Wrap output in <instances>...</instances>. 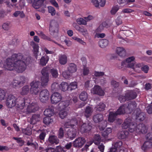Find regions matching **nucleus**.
Returning <instances> with one entry per match:
<instances>
[{
	"mask_svg": "<svg viewBox=\"0 0 152 152\" xmlns=\"http://www.w3.org/2000/svg\"><path fill=\"white\" fill-rule=\"evenodd\" d=\"M19 66V56L16 54H13L11 58H7L3 66L4 69L9 71L16 70Z\"/></svg>",
	"mask_w": 152,
	"mask_h": 152,
	"instance_id": "nucleus-1",
	"label": "nucleus"
},
{
	"mask_svg": "<svg viewBox=\"0 0 152 152\" xmlns=\"http://www.w3.org/2000/svg\"><path fill=\"white\" fill-rule=\"evenodd\" d=\"M128 130L130 132H135L137 134H145L147 131L146 127L144 124L140 123L137 125L136 123H133L132 122L129 125Z\"/></svg>",
	"mask_w": 152,
	"mask_h": 152,
	"instance_id": "nucleus-2",
	"label": "nucleus"
},
{
	"mask_svg": "<svg viewBox=\"0 0 152 152\" xmlns=\"http://www.w3.org/2000/svg\"><path fill=\"white\" fill-rule=\"evenodd\" d=\"M32 61L31 57L26 56H21L20 53V73L23 72L26 69L27 65Z\"/></svg>",
	"mask_w": 152,
	"mask_h": 152,
	"instance_id": "nucleus-3",
	"label": "nucleus"
},
{
	"mask_svg": "<svg viewBox=\"0 0 152 152\" xmlns=\"http://www.w3.org/2000/svg\"><path fill=\"white\" fill-rule=\"evenodd\" d=\"M19 100L15 96L10 94L9 95L6 101V104L8 108H12L14 107H18Z\"/></svg>",
	"mask_w": 152,
	"mask_h": 152,
	"instance_id": "nucleus-4",
	"label": "nucleus"
},
{
	"mask_svg": "<svg viewBox=\"0 0 152 152\" xmlns=\"http://www.w3.org/2000/svg\"><path fill=\"white\" fill-rule=\"evenodd\" d=\"M77 86L76 82H72L69 85L67 83L63 82L60 84V88L64 91L67 90L72 91L77 88Z\"/></svg>",
	"mask_w": 152,
	"mask_h": 152,
	"instance_id": "nucleus-5",
	"label": "nucleus"
},
{
	"mask_svg": "<svg viewBox=\"0 0 152 152\" xmlns=\"http://www.w3.org/2000/svg\"><path fill=\"white\" fill-rule=\"evenodd\" d=\"M59 25L58 22L54 20H51L49 27V31L51 35L54 37H56L58 35Z\"/></svg>",
	"mask_w": 152,
	"mask_h": 152,
	"instance_id": "nucleus-6",
	"label": "nucleus"
},
{
	"mask_svg": "<svg viewBox=\"0 0 152 152\" xmlns=\"http://www.w3.org/2000/svg\"><path fill=\"white\" fill-rule=\"evenodd\" d=\"M49 68L45 67L42 69L41 71L42 76L41 77V84L42 86H44L48 85V82L49 80Z\"/></svg>",
	"mask_w": 152,
	"mask_h": 152,
	"instance_id": "nucleus-7",
	"label": "nucleus"
},
{
	"mask_svg": "<svg viewBox=\"0 0 152 152\" xmlns=\"http://www.w3.org/2000/svg\"><path fill=\"white\" fill-rule=\"evenodd\" d=\"M30 91L32 94L37 95L39 92V87L40 82L39 81H33L30 83Z\"/></svg>",
	"mask_w": 152,
	"mask_h": 152,
	"instance_id": "nucleus-8",
	"label": "nucleus"
},
{
	"mask_svg": "<svg viewBox=\"0 0 152 152\" xmlns=\"http://www.w3.org/2000/svg\"><path fill=\"white\" fill-rule=\"evenodd\" d=\"M49 91L46 89L42 90L40 92L39 99L41 102H45L49 99Z\"/></svg>",
	"mask_w": 152,
	"mask_h": 152,
	"instance_id": "nucleus-9",
	"label": "nucleus"
},
{
	"mask_svg": "<svg viewBox=\"0 0 152 152\" xmlns=\"http://www.w3.org/2000/svg\"><path fill=\"white\" fill-rule=\"evenodd\" d=\"M85 139L83 137H79L73 142V145L75 148H81L86 142Z\"/></svg>",
	"mask_w": 152,
	"mask_h": 152,
	"instance_id": "nucleus-10",
	"label": "nucleus"
},
{
	"mask_svg": "<svg viewBox=\"0 0 152 152\" xmlns=\"http://www.w3.org/2000/svg\"><path fill=\"white\" fill-rule=\"evenodd\" d=\"M61 95L59 93L54 92L51 96V102L52 104H56L61 99Z\"/></svg>",
	"mask_w": 152,
	"mask_h": 152,
	"instance_id": "nucleus-11",
	"label": "nucleus"
},
{
	"mask_svg": "<svg viewBox=\"0 0 152 152\" xmlns=\"http://www.w3.org/2000/svg\"><path fill=\"white\" fill-rule=\"evenodd\" d=\"M91 92L94 94H97L100 96H104L105 93L101 87L98 85L95 86L91 90Z\"/></svg>",
	"mask_w": 152,
	"mask_h": 152,
	"instance_id": "nucleus-12",
	"label": "nucleus"
},
{
	"mask_svg": "<svg viewBox=\"0 0 152 152\" xmlns=\"http://www.w3.org/2000/svg\"><path fill=\"white\" fill-rule=\"evenodd\" d=\"M39 107L36 103H32L28 105L27 109V112L28 113H34L38 110Z\"/></svg>",
	"mask_w": 152,
	"mask_h": 152,
	"instance_id": "nucleus-13",
	"label": "nucleus"
},
{
	"mask_svg": "<svg viewBox=\"0 0 152 152\" xmlns=\"http://www.w3.org/2000/svg\"><path fill=\"white\" fill-rule=\"evenodd\" d=\"M142 66L143 64L141 63H138L134 66V63H132L127 65V66L128 68L133 69L135 71L138 73H140L142 70Z\"/></svg>",
	"mask_w": 152,
	"mask_h": 152,
	"instance_id": "nucleus-14",
	"label": "nucleus"
},
{
	"mask_svg": "<svg viewBox=\"0 0 152 152\" xmlns=\"http://www.w3.org/2000/svg\"><path fill=\"white\" fill-rule=\"evenodd\" d=\"M134 113H136L135 118L136 120L142 121L145 119V113L143 112H141L140 109H136L134 110Z\"/></svg>",
	"mask_w": 152,
	"mask_h": 152,
	"instance_id": "nucleus-15",
	"label": "nucleus"
},
{
	"mask_svg": "<svg viewBox=\"0 0 152 152\" xmlns=\"http://www.w3.org/2000/svg\"><path fill=\"white\" fill-rule=\"evenodd\" d=\"M125 94L126 96L128 101L134 99L137 96L136 92L132 90L127 91Z\"/></svg>",
	"mask_w": 152,
	"mask_h": 152,
	"instance_id": "nucleus-16",
	"label": "nucleus"
},
{
	"mask_svg": "<svg viewBox=\"0 0 152 152\" xmlns=\"http://www.w3.org/2000/svg\"><path fill=\"white\" fill-rule=\"evenodd\" d=\"M77 133L76 129L74 128H71L69 129L67 132V135L68 138L72 140L75 138Z\"/></svg>",
	"mask_w": 152,
	"mask_h": 152,
	"instance_id": "nucleus-17",
	"label": "nucleus"
},
{
	"mask_svg": "<svg viewBox=\"0 0 152 152\" xmlns=\"http://www.w3.org/2000/svg\"><path fill=\"white\" fill-rule=\"evenodd\" d=\"M32 46L33 48V52L34 56L37 60H39L38 59V55L39 52V46L38 44H36L34 42H32Z\"/></svg>",
	"mask_w": 152,
	"mask_h": 152,
	"instance_id": "nucleus-18",
	"label": "nucleus"
},
{
	"mask_svg": "<svg viewBox=\"0 0 152 152\" xmlns=\"http://www.w3.org/2000/svg\"><path fill=\"white\" fill-rule=\"evenodd\" d=\"M45 0H33L32 6L35 9H38L44 5Z\"/></svg>",
	"mask_w": 152,
	"mask_h": 152,
	"instance_id": "nucleus-19",
	"label": "nucleus"
},
{
	"mask_svg": "<svg viewBox=\"0 0 152 152\" xmlns=\"http://www.w3.org/2000/svg\"><path fill=\"white\" fill-rule=\"evenodd\" d=\"M21 100L20 104V112L24 107L25 105H27L30 103V100L29 99L20 97V101Z\"/></svg>",
	"mask_w": 152,
	"mask_h": 152,
	"instance_id": "nucleus-20",
	"label": "nucleus"
},
{
	"mask_svg": "<svg viewBox=\"0 0 152 152\" xmlns=\"http://www.w3.org/2000/svg\"><path fill=\"white\" fill-rule=\"evenodd\" d=\"M103 114L101 113L95 114L93 117L94 121L96 124L101 122L103 120Z\"/></svg>",
	"mask_w": 152,
	"mask_h": 152,
	"instance_id": "nucleus-21",
	"label": "nucleus"
},
{
	"mask_svg": "<svg viewBox=\"0 0 152 152\" xmlns=\"http://www.w3.org/2000/svg\"><path fill=\"white\" fill-rule=\"evenodd\" d=\"M77 124V121L75 118H73L69 121L65 122L64 126L66 128H74V127Z\"/></svg>",
	"mask_w": 152,
	"mask_h": 152,
	"instance_id": "nucleus-22",
	"label": "nucleus"
},
{
	"mask_svg": "<svg viewBox=\"0 0 152 152\" xmlns=\"http://www.w3.org/2000/svg\"><path fill=\"white\" fill-rule=\"evenodd\" d=\"M112 129L111 128H107L102 132V135L105 139H107L112 135Z\"/></svg>",
	"mask_w": 152,
	"mask_h": 152,
	"instance_id": "nucleus-23",
	"label": "nucleus"
},
{
	"mask_svg": "<svg viewBox=\"0 0 152 152\" xmlns=\"http://www.w3.org/2000/svg\"><path fill=\"white\" fill-rule=\"evenodd\" d=\"M77 68L76 65L74 63H69L67 67L68 71L71 73H72L76 72Z\"/></svg>",
	"mask_w": 152,
	"mask_h": 152,
	"instance_id": "nucleus-24",
	"label": "nucleus"
},
{
	"mask_svg": "<svg viewBox=\"0 0 152 152\" xmlns=\"http://www.w3.org/2000/svg\"><path fill=\"white\" fill-rule=\"evenodd\" d=\"M40 115L39 114H34L30 119V123L32 124H35L39 121Z\"/></svg>",
	"mask_w": 152,
	"mask_h": 152,
	"instance_id": "nucleus-25",
	"label": "nucleus"
},
{
	"mask_svg": "<svg viewBox=\"0 0 152 152\" xmlns=\"http://www.w3.org/2000/svg\"><path fill=\"white\" fill-rule=\"evenodd\" d=\"M54 108L53 107L45 109L44 112V115L46 116L51 117L54 115Z\"/></svg>",
	"mask_w": 152,
	"mask_h": 152,
	"instance_id": "nucleus-26",
	"label": "nucleus"
},
{
	"mask_svg": "<svg viewBox=\"0 0 152 152\" xmlns=\"http://www.w3.org/2000/svg\"><path fill=\"white\" fill-rule=\"evenodd\" d=\"M118 115L115 112H110L108 117V121L110 122H113Z\"/></svg>",
	"mask_w": 152,
	"mask_h": 152,
	"instance_id": "nucleus-27",
	"label": "nucleus"
},
{
	"mask_svg": "<svg viewBox=\"0 0 152 152\" xmlns=\"http://www.w3.org/2000/svg\"><path fill=\"white\" fill-rule=\"evenodd\" d=\"M126 105L123 104L115 112L118 115H121L126 113Z\"/></svg>",
	"mask_w": 152,
	"mask_h": 152,
	"instance_id": "nucleus-28",
	"label": "nucleus"
},
{
	"mask_svg": "<svg viewBox=\"0 0 152 152\" xmlns=\"http://www.w3.org/2000/svg\"><path fill=\"white\" fill-rule=\"evenodd\" d=\"M58 60L59 63L61 64L65 65L67 61V57L65 54L61 55L59 56Z\"/></svg>",
	"mask_w": 152,
	"mask_h": 152,
	"instance_id": "nucleus-29",
	"label": "nucleus"
},
{
	"mask_svg": "<svg viewBox=\"0 0 152 152\" xmlns=\"http://www.w3.org/2000/svg\"><path fill=\"white\" fill-rule=\"evenodd\" d=\"M116 52L121 57H124L126 55V51L122 47H118L116 49Z\"/></svg>",
	"mask_w": 152,
	"mask_h": 152,
	"instance_id": "nucleus-30",
	"label": "nucleus"
},
{
	"mask_svg": "<svg viewBox=\"0 0 152 152\" xmlns=\"http://www.w3.org/2000/svg\"><path fill=\"white\" fill-rule=\"evenodd\" d=\"M48 140L51 144H57L59 142V140L58 139L57 137L54 135L50 136L49 137Z\"/></svg>",
	"mask_w": 152,
	"mask_h": 152,
	"instance_id": "nucleus-31",
	"label": "nucleus"
},
{
	"mask_svg": "<svg viewBox=\"0 0 152 152\" xmlns=\"http://www.w3.org/2000/svg\"><path fill=\"white\" fill-rule=\"evenodd\" d=\"M152 146V142L150 141H145L144 143L141 147L142 149L146 151L148 149L151 148Z\"/></svg>",
	"mask_w": 152,
	"mask_h": 152,
	"instance_id": "nucleus-32",
	"label": "nucleus"
},
{
	"mask_svg": "<svg viewBox=\"0 0 152 152\" xmlns=\"http://www.w3.org/2000/svg\"><path fill=\"white\" fill-rule=\"evenodd\" d=\"M129 134V132L127 131H122L118 134V137L120 139H124L127 137Z\"/></svg>",
	"mask_w": 152,
	"mask_h": 152,
	"instance_id": "nucleus-33",
	"label": "nucleus"
},
{
	"mask_svg": "<svg viewBox=\"0 0 152 152\" xmlns=\"http://www.w3.org/2000/svg\"><path fill=\"white\" fill-rule=\"evenodd\" d=\"M92 129V126L86 124H83L82 126L81 130L82 132H87L90 131Z\"/></svg>",
	"mask_w": 152,
	"mask_h": 152,
	"instance_id": "nucleus-34",
	"label": "nucleus"
},
{
	"mask_svg": "<svg viewBox=\"0 0 152 152\" xmlns=\"http://www.w3.org/2000/svg\"><path fill=\"white\" fill-rule=\"evenodd\" d=\"M105 107V104L101 102L95 107V109L97 112H100L104 110Z\"/></svg>",
	"mask_w": 152,
	"mask_h": 152,
	"instance_id": "nucleus-35",
	"label": "nucleus"
},
{
	"mask_svg": "<svg viewBox=\"0 0 152 152\" xmlns=\"http://www.w3.org/2000/svg\"><path fill=\"white\" fill-rule=\"evenodd\" d=\"M92 109L90 106H88L86 107L85 111V116L86 118L89 117L93 112Z\"/></svg>",
	"mask_w": 152,
	"mask_h": 152,
	"instance_id": "nucleus-36",
	"label": "nucleus"
},
{
	"mask_svg": "<svg viewBox=\"0 0 152 152\" xmlns=\"http://www.w3.org/2000/svg\"><path fill=\"white\" fill-rule=\"evenodd\" d=\"M131 122L132 120L131 119L128 118L126 119L122 125V128L124 129H126L128 128L129 129Z\"/></svg>",
	"mask_w": 152,
	"mask_h": 152,
	"instance_id": "nucleus-37",
	"label": "nucleus"
},
{
	"mask_svg": "<svg viewBox=\"0 0 152 152\" xmlns=\"http://www.w3.org/2000/svg\"><path fill=\"white\" fill-rule=\"evenodd\" d=\"M108 41L106 39H101L99 42V47L102 48L106 47L108 45Z\"/></svg>",
	"mask_w": 152,
	"mask_h": 152,
	"instance_id": "nucleus-38",
	"label": "nucleus"
},
{
	"mask_svg": "<svg viewBox=\"0 0 152 152\" xmlns=\"http://www.w3.org/2000/svg\"><path fill=\"white\" fill-rule=\"evenodd\" d=\"M49 60V57L47 56L42 57L40 59L39 64L42 66L46 65Z\"/></svg>",
	"mask_w": 152,
	"mask_h": 152,
	"instance_id": "nucleus-39",
	"label": "nucleus"
},
{
	"mask_svg": "<svg viewBox=\"0 0 152 152\" xmlns=\"http://www.w3.org/2000/svg\"><path fill=\"white\" fill-rule=\"evenodd\" d=\"M137 104L134 101L128 104V106H126L127 109L129 111H132L136 107Z\"/></svg>",
	"mask_w": 152,
	"mask_h": 152,
	"instance_id": "nucleus-40",
	"label": "nucleus"
},
{
	"mask_svg": "<svg viewBox=\"0 0 152 152\" xmlns=\"http://www.w3.org/2000/svg\"><path fill=\"white\" fill-rule=\"evenodd\" d=\"M79 97L81 100L85 101L88 98V94L86 92L83 91L79 95Z\"/></svg>",
	"mask_w": 152,
	"mask_h": 152,
	"instance_id": "nucleus-41",
	"label": "nucleus"
},
{
	"mask_svg": "<svg viewBox=\"0 0 152 152\" xmlns=\"http://www.w3.org/2000/svg\"><path fill=\"white\" fill-rule=\"evenodd\" d=\"M53 121V119L50 117L46 116L44 118L43 122L46 125H48Z\"/></svg>",
	"mask_w": 152,
	"mask_h": 152,
	"instance_id": "nucleus-42",
	"label": "nucleus"
},
{
	"mask_svg": "<svg viewBox=\"0 0 152 152\" xmlns=\"http://www.w3.org/2000/svg\"><path fill=\"white\" fill-rule=\"evenodd\" d=\"M68 101H62L59 104V107L61 109H65L69 105Z\"/></svg>",
	"mask_w": 152,
	"mask_h": 152,
	"instance_id": "nucleus-43",
	"label": "nucleus"
},
{
	"mask_svg": "<svg viewBox=\"0 0 152 152\" xmlns=\"http://www.w3.org/2000/svg\"><path fill=\"white\" fill-rule=\"evenodd\" d=\"M93 142L95 144L99 145L101 142L100 136L99 134L95 135L94 138Z\"/></svg>",
	"mask_w": 152,
	"mask_h": 152,
	"instance_id": "nucleus-44",
	"label": "nucleus"
},
{
	"mask_svg": "<svg viewBox=\"0 0 152 152\" xmlns=\"http://www.w3.org/2000/svg\"><path fill=\"white\" fill-rule=\"evenodd\" d=\"M33 139L32 138L30 139V140H28L26 145L28 146H31L32 147L34 148L35 149H37L38 146V144L37 143H34L32 142Z\"/></svg>",
	"mask_w": 152,
	"mask_h": 152,
	"instance_id": "nucleus-45",
	"label": "nucleus"
},
{
	"mask_svg": "<svg viewBox=\"0 0 152 152\" xmlns=\"http://www.w3.org/2000/svg\"><path fill=\"white\" fill-rule=\"evenodd\" d=\"M41 132L39 135V138L40 140V142L43 143L44 141L45 137L46 135V132L44 131L41 130Z\"/></svg>",
	"mask_w": 152,
	"mask_h": 152,
	"instance_id": "nucleus-46",
	"label": "nucleus"
},
{
	"mask_svg": "<svg viewBox=\"0 0 152 152\" xmlns=\"http://www.w3.org/2000/svg\"><path fill=\"white\" fill-rule=\"evenodd\" d=\"M22 132L23 134L26 135H30L32 134V129L29 127L24 129H22Z\"/></svg>",
	"mask_w": 152,
	"mask_h": 152,
	"instance_id": "nucleus-47",
	"label": "nucleus"
},
{
	"mask_svg": "<svg viewBox=\"0 0 152 152\" xmlns=\"http://www.w3.org/2000/svg\"><path fill=\"white\" fill-rule=\"evenodd\" d=\"M59 88L60 86L57 83H54L51 85V89L53 92L58 91Z\"/></svg>",
	"mask_w": 152,
	"mask_h": 152,
	"instance_id": "nucleus-48",
	"label": "nucleus"
},
{
	"mask_svg": "<svg viewBox=\"0 0 152 152\" xmlns=\"http://www.w3.org/2000/svg\"><path fill=\"white\" fill-rule=\"evenodd\" d=\"M29 91V87L28 85L24 86L22 89L21 94L25 95L27 94Z\"/></svg>",
	"mask_w": 152,
	"mask_h": 152,
	"instance_id": "nucleus-49",
	"label": "nucleus"
},
{
	"mask_svg": "<svg viewBox=\"0 0 152 152\" xmlns=\"http://www.w3.org/2000/svg\"><path fill=\"white\" fill-rule=\"evenodd\" d=\"M67 112L65 109L60 111L59 113L60 117L62 119H64L67 115Z\"/></svg>",
	"mask_w": 152,
	"mask_h": 152,
	"instance_id": "nucleus-50",
	"label": "nucleus"
},
{
	"mask_svg": "<svg viewBox=\"0 0 152 152\" xmlns=\"http://www.w3.org/2000/svg\"><path fill=\"white\" fill-rule=\"evenodd\" d=\"M51 152H64V149L60 146H57L56 149L53 148L51 150ZM48 152H50L48 151Z\"/></svg>",
	"mask_w": 152,
	"mask_h": 152,
	"instance_id": "nucleus-51",
	"label": "nucleus"
},
{
	"mask_svg": "<svg viewBox=\"0 0 152 152\" xmlns=\"http://www.w3.org/2000/svg\"><path fill=\"white\" fill-rule=\"evenodd\" d=\"M77 22L78 24L80 25H86L87 24L86 20L83 18H80L77 19Z\"/></svg>",
	"mask_w": 152,
	"mask_h": 152,
	"instance_id": "nucleus-52",
	"label": "nucleus"
},
{
	"mask_svg": "<svg viewBox=\"0 0 152 152\" xmlns=\"http://www.w3.org/2000/svg\"><path fill=\"white\" fill-rule=\"evenodd\" d=\"M10 22H7L4 23L2 25V28L5 30H9L10 28Z\"/></svg>",
	"mask_w": 152,
	"mask_h": 152,
	"instance_id": "nucleus-53",
	"label": "nucleus"
},
{
	"mask_svg": "<svg viewBox=\"0 0 152 152\" xmlns=\"http://www.w3.org/2000/svg\"><path fill=\"white\" fill-rule=\"evenodd\" d=\"M50 73L53 77L56 78L58 77V71L56 69H51Z\"/></svg>",
	"mask_w": 152,
	"mask_h": 152,
	"instance_id": "nucleus-54",
	"label": "nucleus"
},
{
	"mask_svg": "<svg viewBox=\"0 0 152 152\" xmlns=\"http://www.w3.org/2000/svg\"><path fill=\"white\" fill-rule=\"evenodd\" d=\"M48 12L52 16L56 14V10L54 8L51 6L48 7Z\"/></svg>",
	"mask_w": 152,
	"mask_h": 152,
	"instance_id": "nucleus-55",
	"label": "nucleus"
},
{
	"mask_svg": "<svg viewBox=\"0 0 152 152\" xmlns=\"http://www.w3.org/2000/svg\"><path fill=\"white\" fill-rule=\"evenodd\" d=\"M64 129L62 127L60 128L58 131V136L59 138H62L64 136Z\"/></svg>",
	"mask_w": 152,
	"mask_h": 152,
	"instance_id": "nucleus-56",
	"label": "nucleus"
},
{
	"mask_svg": "<svg viewBox=\"0 0 152 152\" xmlns=\"http://www.w3.org/2000/svg\"><path fill=\"white\" fill-rule=\"evenodd\" d=\"M126 94L124 96L123 95H120L118 96V99L121 102V103L124 102L126 101H128L127 99H126Z\"/></svg>",
	"mask_w": 152,
	"mask_h": 152,
	"instance_id": "nucleus-57",
	"label": "nucleus"
},
{
	"mask_svg": "<svg viewBox=\"0 0 152 152\" xmlns=\"http://www.w3.org/2000/svg\"><path fill=\"white\" fill-rule=\"evenodd\" d=\"M122 142L121 141L118 140L115 143L114 147L116 148V149L121 148L122 147Z\"/></svg>",
	"mask_w": 152,
	"mask_h": 152,
	"instance_id": "nucleus-58",
	"label": "nucleus"
},
{
	"mask_svg": "<svg viewBox=\"0 0 152 152\" xmlns=\"http://www.w3.org/2000/svg\"><path fill=\"white\" fill-rule=\"evenodd\" d=\"M5 96V91L0 89V101L4 99Z\"/></svg>",
	"mask_w": 152,
	"mask_h": 152,
	"instance_id": "nucleus-59",
	"label": "nucleus"
},
{
	"mask_svg": "<svg viewBox=\"0 0 152 152\" xmlns=\"http://www.w3.org/2000/svg\"><path fill=\"white\" fill-rule=\"evenodd\" d=\"M119 8L118 6H114L112 8L111 11V13L112 15H114L119 10Z\"/></svg>",
	"mask_w": 152,
	"mask_h": 152,
	"instance_id": "nucleus-60",
	"label": "nucleus"
},
{
	"mask_svg": "<svg viewBox=\"0 0 152 152\" xmlns=\"http://www.w3.org/2000/svg\"><path fill=\"white\" fill-rule=\"evenodd\" d=\"M70 73L68 71H66L63 72L62 75L63 77L65 79H68L70 77Z\"/></svg>",
	"mask_w": 152,
	"mask_h": 152,
	"instance_id": "nucleus-61",
	"label": "nucleus"
},
{
	"mask_svg": "<svg viewBox=\"0 0 152 152\" xmlns=\"http://www.w3.org/2000/svg\"><path fill=\"white\" fill-rule=\"evenodd\" d=\"M72 38L76 40L79 43L83 45H85L86 44V42H84L83 40L80 38H77L75 37H73Z\"/></svg>",
	"mask_w": 152,
	"mask_h": 152,
	"instance_id": "nucleus-62",
	"label": "nucleus"
},
{
	"mask_svg": "<svg viewBox=\"0 0 152 152\" xmlns=\"http://www.w3.org/2000/svg\"><path fill=\"white\" fill-rule=\"evenodd\" d=\"M89 72V70L88 67H86V66H84L83 70V74L84 76H86L88 75Z\"/></svg>",
	"mask_w": 152,
	"mask_h": 152,
	"instance_id": "nucleus-63",
	"label": "nucleus"
},
{
	"mask_svg": "<svg viewBox=\"0 0 152 152\" xmlns=\"http://www.w3.org/2000/svg\"><path fill=\"white\" fill-rule=\"evenodd\" d=\"M111 85L115 88H118L119 86V83L114 80H112L111 82Z\"/></svg>",
	"mask_w": 152,
	"mask_h": 152,
	"instance_id": "nucleus-64",
	"label": "nucleus"
}]
</instances>
